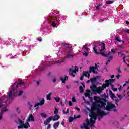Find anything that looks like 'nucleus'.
Segmentation results:
<instances>
[{"label":"nucleus","instance_id":"nucleus-21","mask_svg":"<svg viewBox=\"0 0 129 129\" xmlns=\"http://www.w3.org/2000/svg\"><path fill=\"white\" fill-rule=\"evenodd\" d=\"M8 111V109H7V106L5 107V109L2 108L1 111V114H4V112H7Z\"/></svg>","mask_w":129,"mask_h":129},{"label":"nucleus","instance_id":"nucleus-50","mask_svg":"<svg viewBox=\"0 0 129 129\" xmlns=\"http://www.w3.org/2000/svg\"><path fill=\"white\" fill-rule=\"evenodd\" d=\"M72 101L73 102H76V99H75V98L73 97V98H72Z\"/></svg>","mask_w":129,"mask_h":129},{"label":"nucleus","instance_id":"nucleus-60","mask_svg":"<svg viewBox=\"0 0 129 129\" xmlns=\"http://www.w3.org/2000/svg\"><path fill=\"white\" fill-rule=\"evenodd\" d=\"M109 93L110 95H111V94H113V93L112 92V91H111V90H109Z\"/></svg>","mask_w":129,"mask_h":129},{"label":"nucleus","instance_id":"nucleus-6","mask_svg":"<svg viewBox=\"0 0 129 129\" xmlns=\"http://www.w3.org/2000/svg\"><path fill=\"white\" fill-rule=\"evenodd\" d=\"M58 19V16H49L48 18V21H49L50 23H51V26L52 27H56L57 26V19Z\"/></svg>","mask_w":129,"mask_h":129},{"label":"nucleus","instance_id":"nucleus-23","mask_svg":"<svg viewBox=\"0 0 129 129\" xmlns=\"http://www.w3.org/2000/svg\"><path fill=\"white\" fill-rule=\"evenodd\" d=\"M96 78L95 77H94L90 79V81L92 83H93L94 82H96Z\"/></svg>","mask_w":129,"mask_h":129},{"label":"nucleus","instance_id":"nucleus-12","mask_svg":"<svg viewBox=\"0 0 129 129\" xmlns=\"http://www.w3.org/2000/svg\"><path fill=\"white\" fill-rule=\"evenodd\" d=\"M115 80V79H110L109 80H106L105 82H106L107 85V87H108V86H109V84H110V83H112V82H114Z\"/></svg>","mask_w":129,"mask_h":129},{"label":"nucleus","instance_id":"nucleus-14","mask_svg":"<svg viewBox=\"0 0 129 129\" xmlns=\"http://www.w3.org/2000/svg\"><path fill=\"white\" fill-rule=\"evenodd\" d=\"M95 121L94 119L93 120V118L90 119V124L91 127H92L94 125V124L95 123Z\"/></svg>","mask_w":129,"mask_h":129},{"label":"nucleus","instance_id":"nucleus-39","mask_svg":"<svg viewBox=\"0 0 129 129\" xmlns=\"http://www.w3.org/2000/svg\"><path fill=\"white\" fill-rule=\"evenodd\" d=\"M115 40L116 41H117L118 42H121V40H119V38L118 37H115Z\"/></svg>","mask_w":129,"mask_h":129},{"label":"nucleus","instance_id":"nucleus-27","mask_svg":"<svg viewBox=\"0 0 129 129\" xmlns=\"http://www.w3.org/2000/svg\"><path fill=\"white\" fill-rule=\"evenodd\" d=\"M24 82H19L16 85V89H18V88H19L18 85H20L21 86V85H22V84H24Z\"/></svg>","mask_w":129,"mask_h":129},{"label":"nucleus","instance_id":"nucleus-17","mask_svg":"<svg viewBox=\"0 0 129 129\" xmlns=\"http://www.w3.org/2000/svg\"><path fill=\"white\" fill-rule=\"evenodd\" d=\"M60 125V122H57L53 124V128L54 129H57L59 127V125Z\"/></svg>","mask_w":129,"mask_h":129},{"label":"nucleus","instance_id":"nucleus-33","mask_svg":"<svg viewBox=\"0 0 129 129\" xmlns=\"http://www.w3.org/2000/svg\"><path fill=\"white\" fill-rule=\"evenodd\" d=\"M53 113L55 115H57V113H59V110H58V109L55 108Z\"/></svg>","mask_w":129,"mask_h":129},{"label":"nucleus","instance_id":"nucleus-2","mask_svg":"<svg viewBox=\"0 0 129 129\" xmlns=\"http://www.w3.org/2000/svg\"><path fill=\"white\" fill-rule=\"evenodd\" d=\"M102 98L100 99L97 103H96V106L98 107H105V105H106V102H108L106 98L108 97V96H106V94L104 93L103 95L101 96Z\"/></svg>","mask_w":129,"mask_h":129},{"label":"nucleus","instance_id":"nucleus-52","mask_svg":"<svg viewBox=\"0 0 129 129\" xmlns=\"http://www.w3.org/2000/svg\"><path fill=\"white\" fill-rule=\"evenodd\" d=\"M83 48L84 49H85L87 51H88V50H89V48L88 47H86L85 45L83 46Z\"/></svg>","mask_w":129,"mask_h":129},{"label":"nucleus","instance_id":"nucleus-40","mask_svg":"<svg viewBox=\"0 0 129 129\" xmlns=\"http://www.w3.org/2000/svg\"><path fill=\"white\" fill-rule=\"evenodd\" d=\"M63 111L64 114H67V113H69V108H68V109H67L66 112H65V110H63Z\"/></svg>","mask_w":129,"mask_h":129},{"label":"nucleus","instance_id":"nucleus-9","mask_svg":"<svg viewBox=\"0 0 129 129\" xmlns=\"http://www.w3.org/2000/svg\"><path fill=\"white\" fill-rule=\"evenodd\" d=\"M99 47H101V49L98 50L99 52H102L105 50V43L97 41Z\"/></svg>","mask_w":129,"mask_h":129},{"label":"nucleus","instance_id":"nucleus-42","mask_svg":"<svg viewBox=\"0 0 129 129\" xmlns=\"http://www.w3.org/2000/svg\"><path fill=\"white\" fill-rule=\"evenodd\" d=\"M126 58V56L124 55V57H123V61L125 64H126V61L125 60V58Z\"/></svg>","mask_w":129,"mask_h":129},{"label":"nucleus","instance_id":"nucleus-41","mask_svg":"<svg viewBox=\"0 0 129 129\" xmlns=\"http://www.w3.org/2000/svg\"><path fill=\"white\" fill-rule=\"evenodd\" d=\"M102 4L98 5V6H96V10H99L100 8V6H102Z\"/></svg>","mask_w":129,"mask_h":129},{"label":"nucleus","instance_id":"nucleus-48","mask_svg":"<svg viewBox=\"0 0 129 129\" xmlns=\"http://www.w3.org/2000/svg\"><path fill=\"white\" fill-rule=\"evenodd\" d=\"M47 125V129H51V124L49 123Z\"/></svg>","mask_w":129,"mask_h":129},{"label":"nucleus","instance_id":"nucleus-22","mask_svg":"<svg viewBox=\"0 0 129 129\" xmlns=\"http://www.w3.org/2000/svg\"><path fill=\"white\" fill-rule=\"evenodd\" d=\"M79 88L80 93H83V92H84V89H83V87H82V86H80Z\"/></svg>","mask_w":129,"mask_h":129},{"label":"nucleus","instance_id":"nucleus-7","mask_svg":"<svg viewBox=\"0 0 129 129\" xmlns=\"http://www.w3.org/2000/svg\"><path fill=\"white\" fill-rule=\"evenodd\" d=\"M16 94H17V90L15 88H12V90L8 93V98L9 99H13Z\"/></svg>","mask_w":129,"mask_h":129},{"label":"nucleus","instance_id":"nucleus-31","mask_svg":"<svg viewBox=\"0 0 129 129\" xmlns=\"http://www.w3.org/2000/svg\"><path fill=\"white\" fill-rule=\"evenodd\" d=\"M74 119H75V117L74 118L72 117H69V121L70 123H71L74 120Z\"/></svg>","mask_w":129,"mask_h":129},{"label":"nucleus","instance_id":"nucleus-5","mask_svg":"<svg viewBox=\"0 0 129 129\" xmlns=\"http://www.w3.org/2000/svg\"><path fill=\"white\" fill-rule=\"evenodd\" d=\"M107 103V106L105 105L104 107H100V108H104L105 110H107V111H111L112 110V108H115V105L111 103L110 102H106ZM106 106V107H105Z\"/></svg>","mask_w":129,"mask_h":129},{"label":"nucleus","instance_id":"nucleus-20","mask_svg":"<svg viewBox=\"0 0 129 129\" xmlns=\"http://www.w3.org/2000/svg\"><path fill=\"white\" fill-rule=\"evenodd\" d=\"M51 95H52V92H50L46 95V99L47 100H51Z\"/></svg>","mask_w":129,"mask_h":129},{"label":"nucleus","instance_id":"nucleus-24","mask_svg":"<svg viewBox=\"0 0 129 129\" xmlns=\"http://www.w3.org/2000/svg\"><path fill=\"white\" fill-rule=\"evenodd\" d=\"M106 87H107V84H103V85H102V86L101 87V88H102V89L103 90H104L105 88H106Z\"/></svg>","mask_w":129,"mask_h":129},{"label":"nucleus","instance_id":"nucleus-49","mask_svg":"<svg viewBox=\"0 0 129 129\" xmlns=\"http://www.w3.org/2000/svg\"><path fill=\"white\" fill-rule=\"evenodd\" d=\"M23 91H20L19 92V93H18V96H21V95H22V94H23Z\"/></svg>","mask_w":129,"mask_h":129},{"label":"nucleus","instance_id":"nucleus-64","mask_svg":"<svg viewBox=\"0 0 129 129\" xmlns=\"http://www.w3.org/2000/svg\"><path fill=\"white\" fill-rule=\"evenodd\" d=\"M122 88H123V87H122V86H120V87L118 88L119 90H121L122 89Z\"/></svg>","mask_w":129,"mask_h":129},{"label":"nucleus","instance_id":"nucleus-55","mask_svg":"<svg viewBox=\"0 0 129 129\" xmlns=\"http://www.w3.org/2000/svg\"><path fill=\"white\" fill-rule=\"evenodd\" d=\"M112 90H113V91H117V88H112Z\"/></svg>","mask_w":129,"mask_h":129},{"label":"nucleus","instance_id":"nucleus-10","mask_svg":"<svg viewBox=\"0 0 129 129\" xmlns=\"http://www.w3.org/2000/svg\"><path fill=\"white\" fill-rule=\"evenodd\" d=\"M93 51L95 54H97V55H102V56L105 57H107L106 54L104 53V52H97V49H96V45H94Z\"/></svg>","mask_w":129,"mask_h":129},{"label":"nucleus","instance_id":"nucleus-18","mask_svg":"<svg viewBox=\"0 0 129 129\" xmlns=\"http://www.w3.org/2000/svg\"><path fill=\"white\" fill-rule=\"evenodd\" d=\"M68 79V76H65L64 78H60V80L62 81V83H66V80Z\"/></svg>","mask_w":129,"mask_h":129},{"label":"nucleus","instance_id":"nucleus-26","mask_svg":"<svg viewBox=\"0 0 129 129\" xmlns=\"http://www.w3.org/2000/svg\"><path fill=\"white\" fill-rule=\"evenodd\" d=\"M62 44H63L66 48L67 49V48H72V46H69V45H68V44L66 43H62Z\"/></svg>","mask_w":129,"mask_h":129},{"label":"nucleus","instance_id":"nucleus-44","mask_svg":"<svg viewBox=\"0 0 129 129\" xmlns=\"http://www.w3.org/2000/svg\"><path fill=\"white\" fill-rule=\"evenodd\" d=\"M84 127L85 129H89V127L87 126V124H84Z\"/></svg>","mask_w":129,"mask_h":129},{"label":"nucleus","instance_id":"nucleus-62","mask_svg":"<svg viewBox=\"0 0 129 129\" xmlns=\"http://www.w3.org/2000/svg\"><path fill=\"white\" fill-rule=\"evenodd\" d=\"M53 82H54V83H55V82H56V81H57V79H56V78H54L52 80Z\"/></svg>","mask_w":129,"mask_h":129},{"label":"nucleus","instance_id":"nucleus-11","mask_svg":"<svg viewBox=\"0 0 129 129\" xmlns=\"http://www.w3.org/2000/svg\"><path fill=\"white\" fill-rule=\"evenodd\" d=\"M44 104H45V100H44V99H42V100H41L39 103H37L35 104L34 107L36 109V110H38V109H39V106L44 105Z\"/></svg>","mask_w":129,"mask_h":129},{"label":"nucleus","instance_id":"nucleus-47","mask_svg":"<svg viewBox=\"0 0 129 129\" xmlns=\"http://www.w3.org/2000/svg\"><path fill=\"white\" fill-rule=\"evenodd\" d=\"M117 96H118L120 100H121V99L122 98V96H121V95H117Z\"/></svg>","mask_w":129,"mask_h":129},{"label":"nucleus","instance_id":"nucleus-4","mask_svg":"<svg viewBox=\"0 0 129 129\" xmlns=\"http://www.w3.org/2000/svg\"><path fill=\"white\" fill-rule=\"evenodd\" d=\"M90 88L93 93H98V94H100L103 90L101 87H97L95 84H93L92 86H90Z\"/></svg>","mask_w":129,"mask_h":129},{"label":"nucleus","instance_id":"nucleus-1","mask_svg":"<svg viewBox=\"0 0 129 129\" xmlns=\"http://www.w3.org/2000/svg\"><path fill=\"white\" fill-rule=\"evenodd\" d=\"M98 106H96V103H93L91 109V115H90L91 118H93L94 120H96L97 116H100V118H103L104 115H108V113H105V112L101 110L100 109H98L97 111V113L94 112V110H96Z\"/></svg>","mask_w":129,"mask_h":129},{"label":"nucleus","instance_id":"nucleus-61","mask_svg":"<svg viewBox=\"0 0 129 129\" xmlns=\"http://www.w3.org/2000/svg\"><path fill=\"white\" fill-rule=\"evenodd\" d=\"M86 91H87V93L88 94H90V93L91 92L90 90H86Z\"/></svg>","mask_w":129,"mask_h":129},{"label":"nucleus","instance_id":"nucleus-36","mask_svg":"<svg viewBox=\"0 0 129 129\" xmlns=\"http://www.w3.org/2000/svg\"><path fill=\"white\" fill-rule=\"evenodd\" d=\"M41 116H42V117H44V118H46V117H47V115H46L45 113H41L40 114Z\"/></svg>","mask_w":129,"mask_h":129},{"label":"nucleus","instance_id":"nucleus-54","mask_svg":"<svg viewBox=\"0 0 129 129\" xmlns=\"http://www.w3.org/2000/svg\"><path fill=\"white\" fill-rule=\"evenodd\" d=\"M99 67V66H98L96 63L95 64V67L94 68H95V69H97V68H98Z\"/></svg>","mask_w":129,"mask_h":129},{"label":"nucleus","instance_id":"nucleus-28","mask_svg":"<svg viewBox=\"0 0 129 129\" xmlns=\"http://www.w3.org/2000/svg\"><path fill=\"white\" fill-rule=\"evenodd\" d=\"M113 3H114V1H106V4H107V5H110L111 4H113Z\"/></svg>","mask_w":129,"mask_h":129},{"label":"nucleus","instance_id":"nucleus-16","mask_svg":"<svg viewBox=\"0 0 129 129\" xmlns=\"http://www.w3.org/2000/svg\"><path fill=\"white\" fill-rule=\"evenodd\" d=\"M83 75L84 76H87L88 78H89L90 77V74H89L88 72L83 71Z\"/></svg>","mask_w":129,"mask_h":129},{"label":"nucleus","instance_id":"nucleus-37","mask_svg":"<svg viewBox=\"0 0 129 129\" xmlns=\"http://www.w3.org/2000/svg\"><path fill=\"white\" fill-rule=\"evenodd\" d=\"M54 99L56 102H60V98L59 97H54Z\"/></svg>","mask_w":129,"mask_h":129},{"label":"nucleus","instance_id":"nucleus-3","mask_svg":"<svg viewBox=\"0 0 129 129\" xmlns=\"http://www.w3.org/2000/svg\"><path fill=\"white\" fill-rule=\"evenodd\" d=\"M59 119H60V115L58 114L55 115L54 116H51L47 118L46 120L44 121L43 123L44 124V126H47V125L49 124L52 120L53 121H57V120H59Z\"/></svg>","mask_w":129,"mask_h":129},{"label":"nucleus","instance_id":"nucleus-38","mask_svg":"<svg viewBox=\"0 0 129 129\" xmlns=\"http://www.w3.org/2000/svg\"><path fill=\"white\" fill-rule=\"evenodd\" d=\"M110 97L112 98V99H114V98H116V96H115V95L114 94H112L110 95Z\"/></svg>","mask_w":129,"mask_h":129},{"label":"nucleus","instance_id":"nucleus-59","mask_svg":"<svg viewBox=\"0 0 129 129\" xmlns=\"http://www.w3.org/2000/svg\"><path fill=\"white\" fill-rule=\"evenodd\" d=\"M111 52H112V53H113V54H115V50L113 49H111Z\"/></svg>","mask_w":129,"mask_h":129},{"label":"nucleus","instance_id":"nucleus-32","mask_svg":"<svg viewBox=\"0 0 129 129\" xmlns=\"http://www.w3.org/2000/svg\"><path fill=\"white\" fill-rule=\"evenodd\" d=\"M25 124H24V122H23V121L22 120H19V125L21 126H24Z\"/></svg>","mask_w":129,"mask_h":129},{"label":"nucleus","instance_id":"nucleus-63","mask_svg":"<svg viewBox=\"0 0 129 129\" xmlns=\"http://www.w3.org/2000/svg\"><path fill=\"white\" fill-rule=\"evenodd\" d=\"M18 129H20V128L23 129L24 127H23V126L19 125V126H18Z\"/></svg>","mask_w":129,"mask_h":129},{"label":"nucleus","instance_id":"nucleus-15","mask_svg":"<svg viewBox=\"0 0 129 129\" xmlns=\"http://www.w3.org/2000/svg\"><path fill=\"white\" fill-rule=\"evenodd\" d=\"M5 98L1 97L0 98V108H2L3 106H4V100H5Z\"/></svg>","mask_w":129,"mask_h":129},{"label":"nucleus","instance_id":"nucleus-57","mask_svg":"<svg viewBox=\"0 0 129 129\" xmlns=\"http://www.w3.org/2000/svg\"><path fill=\"white\" fill-rule=\"evenodd\" d=\"M69 106H72V102L71 101H69Z\"/></svg>","mask_w":129,"mask_h":129},{"label":"nucleus","instance_id":"nucleus-29","mask_svg":"<svg viewBox=\"0 0 129 129\" xmlns=\"http://www.w3.org/2000/svg\"><path fill=\"white\" fill-rule=\"evenodd\" d=\"M67 58H73V57H74V55H70V53H67V55H66Z\"/></svg>","mask_w":129,"mask_h":129},{"label":"nucleus","instance_id":"nucleus-46","mask_svg":"<svg viewBox=\"0 0 129 129\" xmlns=\"http://www.w3.org/2000/svg\"><path fill=\"white\" fill-rule=\"evenodd\" d=\"M84 56H85V57H87L88 56V53L84 51V53H83Z\"/></svg>","mask_w":129,"mask_h":129},{"label":"nucleus","instance_id":"nucleus-13","mask_svg":"<svg viewBox=\"0 0 129 129\" xmlns=\"http://www.w3.org/2000/svg\"><path fill=\"white\" fill-rule=\"evenodd\" d=\"M27 121L28 122H30L31 121H35V118L34 117V116H33L32 114L29 115V117L27 119Z\"/></svg>","mask_w":129,"mask_h":129},{"label":"nucleus","instance_id":"nucleus-8","mask_svg":"<svg viewBox=\"0 0 129 129\" xmlns=\"http://www.w3.org/2000/svg\"><path fill=\"white\" fill-rule=\"evenodd\" d=\"M69 71L70 72H72L70 74L71 76H72V77H75V75L73 73H76V72H78V68L77 67V66H75L74 70H73V69L72 68H70Z\"/></svg>","mask_w":129,"mask_h":129},{"label":"nucleus","instance_id":"nucleus-34","mask_svg":"<svg viewBox=\"0 0 129 129\" xmlns=\"http://www.w3.org/2000/svg\"><path fill=\"white\" fill-rule=\"evenodd\" d=\"M90 71H92V72H93L94 71L96 70V69H95V68L94 67H90Z\"/></svg>","mask_w":129,"mask_h":129},{"label":"nucleus","instance_id":"nucleus-58","mask_svg":"<svg viewBox=\"0 0 129 129\" xmlns=\"http://www.w3.org/2000/svg\"><path fill=\"white\" fill-rule=\"evenodd\" d=\"M74 117H75V119H77V118H80V115H78L76 117H75V115H74Z\"/></svg>","mask_w":129,"mask_h":129},{"label":"nucleus","instance_id":"nucleus-43","mask_svg":"<svg viewBox=\"0 0 129 129\" xmlns=\"http://www.w3.org/2000/svg\"><path fill=\"white\" fill-rule=\"evenodd\" d=\"M116 70L118 72V73H121V70H120V68H117Z\"/></svg>","mask_w":129,"mask_h":129},{"label":"nucleus","instance_id":"nucleus-53","mask_svg":"<svg viewBox=\"0 0 129 129\" xmlns=\"http://www.w3.org/2000/svg\"><path fill=\"white\" fill-rule=\"evenodd\" d=\"M37 41H38L39 42H42V38H40V37H38L37 38Z\"/></svg>","mask_w":129,"mask_h":129},{"label":"nucleus","instance_id":"nucleus-51","mask_svg":"<svg viewBox=\"0 0 129 129\" xmlns=\"http://www.w3.org/2000/svg\"><path fill=\"white\" fill-rule=\"evenodd\" d=\"M126 64L127 65V66H128V67H129V59H126Z\"/></svg>","mask_w":129,"mask_h":129},{"label":"nucleus","instance_id":"nucleus-19","mask_svg":"<svg viewBox=\"0 0 129 129\" xmlns=\"http://www.w3.org/2000/svg\"><path fill=\"white\" fill-rule=\"evenodd\" d=\"M30 127V124L27 121L23 125V128L28 129Z\"/></svg>","mask_w":129,"mask_h":129},{"label":"nucleus","instance_id":"nucleus-35","mask_svg":"<svg viewBox=\"0 0 129 129\" xmlns=\"http://www.w3.org/2000/svg\"><path fill=\"white\" fill-rule=\"evenodd\" d=\"M35 82H36V85L39 86L40 85V82H41V80H38L37 81H34Z\"/></svg>","mask_w":129,"mask_h":129},{"label":"nucleus","instance_id":"nucleus-30","mask_svg":"<svg viewBox=\"0 0 129 129\" xmlns=\"http://www.w3.org/2000/svg\"><path fill=\"white\" fill-rule=\"evenodd\" d=\"M98 98H99L97 96L94 97V100H95V101H96V102H94V103H97V102H98V101L99 100H98Z\"/></svg>","mask_w":129,"mask_h":129},{"label":"nucleus","instance_id":"nucleus-56","mask_svg":"<svg viewBox=\"0 0 129 129\" xmlns=\"http://www.w3.org/2000/svg\"><path fill=\"white\" fill-rule=\"evenodd\" d=\"M28 105L30 107V109H32V104L30 102H28Z\"/></svg>","mask_w":129,"mask_h":129},{"label":"nucleus","instance_id":"nucleus-45","mask_svg":"<svg viewBox=\"0 0 129 129\" xmlns=\"http://www.w3.org/2000/svg\"><path fill=\"white\" fill-rule=\"evenodd\" d=\"M116 99H115V102L116 105H117V102H118V99L117 98V97H116Z\"/></svg>","mask_w":129,"mask_h":129},{"label":"nucleus","instance_id":"nucleus-25","mask_svg":"<svg viewBox=\"0 0 129 129\" xmlns=\"http://www.w3.org/2000/svg\"><path fill=\"white\" fill-rule=\"evenodd\" d=\"M72 48H67V54H70L72 52Z\"/></svg>","mask_w":129,"mask_h":129}]
</instances>
